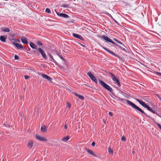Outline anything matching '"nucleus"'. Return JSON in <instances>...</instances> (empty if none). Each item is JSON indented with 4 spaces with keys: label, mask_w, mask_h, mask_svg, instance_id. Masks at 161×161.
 <instances>
[{
    "label": "nucleus",
    "mask_w": 161,
    "mask_h": 161,
    "mask_svg": "<svg viewBox=\"0 0 161 161\" xmlns=\"http://www.w3.org/2000/svg\"><path fill=\"white\" fill-rule=\"evenodd\" d=\"M126 103L129 105L131 106L133 108L137 110L138 111H139L142 114H143L144 115L146 116V117H148L150 118L152 120H153V122H154L157 125H158L159 128L160 129V130H161V125L159 123H157L153 118H152L150 116L147 115L142 109H141L140 108L138 107V106H137L135 104H134V103H133L132 102L130 101L129 100H127Z\"/></svg>",
    "instance_id": "1"
},
{
    "label": "nucleus",
    "mask_w": 161,
    "mask_h": 161,
    "mask_svg": "<svg viewBox=\"0 0 161 161\" xmlns=\"http://www.w3.org/2000/svg\"><path fill=\"white\" fill-rule=\"evenodd\" d=\"M136 100L143 107L145 108H147L149 111L151 112L153 114H156L158 116L161 118V116H160L156 113L154 110L152 109L149 106H148L143 101L138 99H136Z\"/></svg>",
    "instance_id": "2"
},
{
    "label": "nucleus",
    "mask_w": 161,
    "mask_h": 161,
    "mask_svg": "<svg viewBox=\"0 0 161 161\" xmlns=\"http://www.w3.org/2000/svg\"><path fill=\"white\" fill-rule=\"evenodd\" d=\"M97 37H99L101 39H103L105 40L106 42H108L110 43H111L114 45L118 47L119 46V45H118L117 43H115L113 41H112L110 38H109L108 37V36H105V35H103L102 36H101L100 35H97Z\"/></svg>",
    "instance_id": "3"
},
{
    "label": "nucleus",
    "mask_w": 161,
    "mask_h": 161,
    "mask_svg": "<svg viewBox=\"0 0 161 161\" xmlns=\"http://www.w3.org/2000/svg\"><path fill=\"white\" fill-rule=\"evenodd\" d=\"M99 83L105 89L110 92L112 93L113 92V89L109 85L107 84L103 81L99 80Z\"/></svg>",
    "instance_id": "4"
},
{
    "label": "nucleus",
    "mask_w": 161,
    "mask_h": 161,
    "mask_svg": "<svg viewBox=\"0 0 161 161\" xmlns=\"http://www.w3.org/2000/svg\"><path fill=\"white\" fill-rule=\"evenodd\" d=\"M109 74L111 75V77L113 80L116 83L119 87H120L121 85L119 78L116 77L111 72Z\"/></svg>",
    "instance_id": "5"
},
{
    "label": "nucleus",
    "mask_w": 161,
    "mask_h": 161,
    "mask_svg": "<svg viewBox=\"0 0 161 161\" xmlns=\"http://www.w3.org/2000/svg\"><path fill=\"white\" fill-rule=\"evenodd\" d=\"M37 51L39 53H41V55L44 59H47V55L45 52L41 48H39L37 49Z\"/></svg>",
    "instance_id": "6"
},
{
    "label": "nucleus",
    "mask_w": 161,
    "mask_h": 161,
    "mask_svg": "<svg viewBox=\"0 0 161 161\" xmlns=\"http://www.w3.org/2000/svg\"><path fill=\"white\" fill-rule=\"evenodd\" d=\"M102 48L104 50H105L107 51L109 53L111 54L112 55L114 56L115 57H117V58H120V57L119 56V55L116 54L114 53V52H113L111 51H110V50H109L107 48H106V47H104L103 46H102Z\"/></svg>",
    "instance_id": "7"
},
{
    "label": "nucleus",
    "mask_w": 161,
    "mask_h": 161,
    "mask_svg": "<svg viewBox=\"0 0 161 161\" xmlns=\"http://www.w3.org/2000/svg\"><path fill=\"white\" fill-rule=\"evenodd\" d=\"M36 138L37 140H38L39 141H46L47 139L43 137H41L40 136L38 135H36Z\"/></svg>",
    "instance_id": "8"
},
{
    "label": "nucleus",
    "mask_w": 161,
    "mask_h": 161,
    "mask_svg": "<svg viewBox=\"0 0 161 161\" xmlns=\"http://www.w3.org/2000/svg\"><path fill=\"white\" fill-rule=\"evenodd\" d=\"M14 45L18 49H20L22 50H24L23 46L22 44L18 43H14Z\"/></svg>",
    "instance_id": "9"
},
{
    "label": "nucleus",
    "mask_w": 161,
    "mask_h": 161,
    "mask_svg": "<svg viewBox=\"0 0 161 161\" xmlns=\"http://www.w3.org/2000/svg\"><path fill=\"white\" fill-rule=\"evenodd\" d=\"M57 15L60 17L64 18H68L69 17V15L65 14L59 13L57 12Z\"/></svg>",
    "instance_id": "10"
},
{
    "label": "nucleus",
    "mask_w": 161,
    "mask_h": 161,
    "mask_svg": "<svg viewBox=\"0 0 161 161\" xmlns=\"http://www.w3.org/2000/svg\"><path fill=\"white\" fill-rule=\"evenodd\" d=\"M73 36L79 39L82 41H84V40L83 37L75 33H74L73 34Z\"/></svg>",
    "instance_id": "11"
},
{
    "label": "nucleus",
    "mask_w": 161,
    "mask_h": 161,
    "mask_svg": "<svg viewBox=\"0 0 161 161\" xmlns=\"http://www.w3.org/2000/svg\"><path fill=\"white\" fill-rule=\"evenodd\" d=\"M87 75L90 77V78L93 81L96 78L95 76H94L90 72H88L87 73Z\"/></svg>",
    "instance_id": "12"
},
{
    "label": "nucleus",
    "mask_w": 161,
    "mask_h": 161,
    "mask_svg": "<svg viewBox=\"0 0 161 161\" xmlns=\"http://www.w3.org/2000/svg\"><path fill=\"white\" fill-rule=\"evenodd\" d=\"M42 76L43 78L47 79L49 81H51L52 80V78L51 77L46 74H42Z\"/></svg>",
    "instance_id": "13"
},
{
    "label": "nucleus",
    "mask_w": 161,
    "mask_h": 161,
    "mask_svg": "<svg viewBox=\"0 0 161 161\" xmlns=\"http://www.w3.org/2000/svg\"><path fill=\"white\" fill-rule=\"evenodd\" d=\"M20 39L22 42L23 43L25 44H27L28 43V42L27 41V39L24 36L21 37Z\"/></svg>",
    "instance_id": "14"
},
{
    "label": "nucleus",
    "mask_w": 161,
    "mask_h": 161,
    "mask_svg": "<svg viewBox=\"0 0 161 161\" xmlns=\"http://www.w3.org/2000/svg\"><path fill=\"white\" fill-rule=\"evenodd\" d=\"M73 94H74L76 96L78 97L81 100H83L84 99V97L83 96H82L80 95L75 92H74L73 93Z\"/></svg>",
    "instance_id": "15"
},
{
    "label": "nucleus",
    "mask_w": 161,
    "mask_h": 161,
    "mask_svg": "<svg viewBox=\"0 0 161 161\" xmlns=\"http://www.w3.org/2000/svg\"><path fill=\"white\" fill-rule=\"evenodd\" d=\"M85 151H86L87 152H88L90 154L92 155L95 157H97L95 153H94L92 151L89 150L87 148H85Z\"/></svg>",
    "instance_id": "16"
},
{
    "label": "nucleus",
    "mask_w": 161,
    "mask_h": 161,
    "mask_svg": "<svg viewBox=\"0 0 161 161\" xmlns=\"http://www.w3.org/2000/svg\"><path fill=\"white\" fill-rule=\"evenodd\" d=\"M41 129V131L42 132H47V127L44 125H42Z\"/></svg>",
    "instance_id": "17"
},
{
    "label": "nucleus",
    "mask_w": 161,
    "mask_h": 161,
    "mask_svg": "<svg viewBox=\"0 0 161 161\" xmlns=\"http://www.w3.org/2000/svg\"><path fill=\"white\" fill-rule=\"evenodd\" d=\"M7 38V37L6 36H0V40L2 42H5Z\"/></svg>",
    "instance_id": "18"
},
{
    "label": "nucleus",
    "mask_w": 161,
    "mask_h": 161,
    "mask_svg": "<svg viewBox=\"0 0 161 161\" xmlns=\"http://www.w3.org/2000/svg\"><path fill=\"white\" fill-rule=\"evenodd\" d=\"M30 45L33 49H36L37 48V46L32 42H30Z\"/></svg>",
    "instance_id": "19"
},
{
    "label": "nucleus",
    "mask_w": 161,
    "mask_h": 161,
    "mask_svg": "<svg viewBox=\"0 0 161 161\" xmlns=\"http://www.w3.org/2000/svg\"><path fill=\"white\" fill-rule=\"evenodd\" d=\"M49 56L50 57V60L51 61H52L54 62V64H55L56 65L58 64L57 62L53 58V56L51 55L50 54H49Z\"/></svg>",
    "instance_id": "20"
},
{
    "label": "nucleus",
    "mask_w": 161,
    "mask_h": 161,
    "mask_svg": "<svg viewBox=\"0 0 161 161\" xmlns=\"http://www.w3.org/2000/svg\"><path fill=\"white\" fill-rule=\"evenodd\" d=\"M33 144V142L32 141H30L27 145V146L29 148L31 149L32 147Z\"/></svg>",
    "instance_id": "21"
},
{
    "label": "nucleus",
    "mask_w": 161,
    "mask_h": 161,
    "mask_svg": "<svg viewBox=\"0 0 161 161\" xmlns=\"http://www.w3.org/2000/svg\"><path fill=\"white\" fill-rule=\"evenodd\" d=\"M12 43L14 45V43L19 42V41L16 38H13L11 40Z\"/></svg>",
    "instance_id": "22"
},
{
    "label": "nucleus",
    "mask_w": 161,
    "mask_h": 161,
    "mask_svg": "<svg viewBox=\"0 0 161 161\" xmlns=\"http://www.w3.org/2000/svg\"><path fill=\"white\" fill-rule=\"evenodd\" d=\"M69 139V136H67L66 137L63 138L62 139V141L64 142H67Z\"/></svg>",
    "instance_id": "23"
},
{
    "label": "nucleus",
    "mask_w": 161,
    "mask_h": 161,
    "mask_svg": "<svg viewBox=\"0 0 161 161\" xmlns=\"http://www.w3.org/2000/svg\"><path fill=\"white\" fill-rule=\"evenodd\" d=\"M114 40L116 42L119 43V44L121 45H123V46H124L125 47H126L125 46L123 43H122L119 40H118L117 39H116V38H114Z\"/></svg>",
    "instance_id": "24"
},
{
    "label": "nucleus",
    "mask_w": 161,
    "mask_h": 161,
    "mask_svg": "<svg viewBox=\"0 0 161 161\" xmlns=\"http://www.w3.org/2000/svg\"><path fill=\"white\" fill-rule=\"evenodd\" d=\"M1 30L2 31L4 32H9L10 31V29L8 28H2Z\"/></svg>",
    "instance_id": "25"
},
{
    "label": "nucleus",
    "mask_w": 161,
    "mask_h": 161,
    "mask_svg": "<svg viewBox=\"0 0 161 161\" xmlns=\"http://www.w3.org/2000/svg\"><path fill=\"white\" fill-rule=\"evenodd\" d=\"M118 47L120 48L121 50H123V51L126 52H127V50L125 48L121 47V46L119 45V46Z\"/></svg>",
    "instance_id": "26"
},
{
    "label": "nucleus",
    "mask_w": 161,
    "mask_h": 161,
    "mask_svg": "<svg viewBox=\"0 0 161 161\" xmlns=\"http://www.w3.org/2000/svg\"><path fill=\"white\" fill-rule=\"evenodd\" d=\"M58 56L63 60V61H65V59L60 54H58Z\"/></svg>",
    "instance_id": "27"
},
{
    "label": "nucleus",
    "mask_w": 161,
    "mask_h": 161,
    "mask_svg": "<svg viewBox=\"0 0 161 161\" xmlns=\"http://www.w3.org/2000/svg\"><path fill=\"white\" fill-rule=\"evenodd\" d=\"M45 12L49 14H50L51 13V11L50 9L48 8H47L45 10Z\"/></svg>",
    "instance_id": "28"
},
{
    "label": "nucleus",
    "mask_w": 161,
    "mask_h": 161,
    "mask_svg": "<svg viewBox=\"0 0 161 161\" xmlns=\"http://www.w3.org/2000/svg\"><path fill=\"white\" fill-rule=\"evenodd\" d=\"M39 46H42V44L39 41H37L36 43Z\"/></svg>",
    "instance_id": "29"
},
{
    "label": "nucleus",
    "mask_w": 161,
    "mask_h": 161,
    "mask_svg": "<svg viewBox=\"0 0 161 161\" xmlns=\"http://www.w3.org/2000/svg\"><path fill=\"white\" fill-rule=\"evenodd\" d=\"M66 106L68 107L69 109H70L71 107V105L69 102H67L66 103Z\"/></svg>",
    "instance_id": "30"
},
{
    "label": "nucleus",
    "mask_w": 161,
    "mask_h": 161,
    "mask_svg": "<svg viewBox=\"0 0 161 161\" xmlns=\"http://www.w3.org/2000/svg\"><path fill=\"white\" fill-rule=\"evenodd\" d=\"M108 152H109V153H111V154L113 153V150L111 148L108 149Z\"/></svg>",
    "instance_id": "31"
},
{
    "label": "nucleus",
    "mask_w": 161,
    "mask_h": 161,
    "mask_svg": "<svg viewBox=\"0 0 161 161\" xmlns=\"http://www.w3.org/2000/svg\"><path fill=\"white\" fill-rule=\"evenodd\" d=\"M121 140L122 141H123V142H125V141H126L125 138L124 136H123L121 137Z\"/></svg>",
    "instance_id": "32"
},
{
    "label": "nucleus",
    "mask_w": 161,
    "mask_h": 161,
    "mask_svg": "<svg viewBox=\"0 0 161 161\" xmlns=\"http://www.w3.org/2000/svg\"><path fill=\"white\" fill-rule=\"evenodd\" d=\"M14 58L16 60H19V57L17 55H15L14 57Z\"/></svg>",
    "instance_id": "33"
},
{
    "label": "nucleus",
    "mask_w": 161,
    "mask_h": 161,
    "mask_svg": "<svg viewBox=\"0 0 161 161\" xmlns=\"http://www.w3.org/2000/svg\"><path fill=\"white\" fill-rule=\"evenodd\" d=\"M34 52L35 53V55L37 56H39L40 55L39 53H37L36 51H34Z\"/></svg>",
    "instance_id": "34"
},
{
    "label": "nucleus",
    "mask_w": 161,
    "mask_h": 161,
    "mask_svg": "<svg viewBox=\"0 0 161 161\" xmlns=\"http://www.w3.org/2000/svg\"><path fill=\"white\" fill-rule=\"evenodd\" d=\"M62 7H64V8H67L68 7V5L67 4H64L62 5Z\"/></svg>",
    "instance_id": "35"
},
{
    "label": "nucleus",
    "mask_w": 161,
    "mask_h": 161,
    "mask_svg": "<svg viewBox=\"0 0 161 161\" xmlns=\"http://www.w3.org/2000/svg\"><path fill=\"white\" fill-rule=\"evenodd\" d=\"M29 77H30L29 76H28V75H25L24 76V78H25V79L26 80L28 79L29 78Z\"/></svg>",
    "instance_id": "36"
},
{
    "label": "nucleus",
    "mask_w": 161,
    "mask_h": 161,
    "mask_svg": "<svg viewBox=\"0 0 161 161\" xmlns=\"http://www.w3.org/2000/svg\"><path fill=\"white\" fill-rule=\"evenodd\" d=\"M111 17L114 20V22L115 23L118 24V23L117 22V21L116 20H115L111 16Z\"/></svg>",
    "instance_id": "37"
},
{
    "label": "nucleus",
    "mask_w": 161,
    "mask_h": 161,
    "mask_svg": "<svg viewBox=\"0 0 161 161\" xmlns=\"http://www.w3.org/2000/svg\"><path fill=\"white\" fill-rule=\"evenodd\" d=\"M64 62V64H65L67 66V65L68 64V62H67V61H66V60L65 59V61H63Z\"/></svg>",
    "instance_id": "38"
},
{
    "label": "nucleus",
    "mask_w": 161,
    "mask_h": 161,
    "mask_svg": "<svg viewBox=\"0 0 161 161\" xmlns=\"http://www.w3.org/2000/svg\"><path fill=\"white\" fill-rule=\"evenodd\" d=\"M156 96L158 97V98L161 101V97H160V96H159L158 94H156Z\"/></svg>",
    "instance_id": "39"
},
{
    "label": "nucleus",
    "mask_w": 161,
    "mask_h": 161,
    "mask_svg": "<svg viewBox=\"0 0 161 161\" xmlns=\"http://www.w3.org/2000/svg\"><path fill=\"white\" fill-rule=\"evenodd\" d=\"M108 114L111 117H112L113 116V113L111 112H109L108 113Z\"/></svg>",
    "instance_id": "40"
},
{
    "label": "nucleus",
    "mask_w": 161,
    "mask_h": 161,
    "mask_svg": "<svg viewBox=\"0 0 161 161\" xmlns=\"http://www.w3.org/2000/svg\"><path fill=\"white\" fill-rule=\"evenodd\" d=\"M95 145V142H93L92 143V147H94V146Z\"/></svg>",
    "instance_id": "41"
},
{
    "label": "nucleus",
    "mask_w": 161,
    "mask_h": 161,
    "mask_svg": "<svg viewBox=\"0 0 161 161\" xmlns=\"http://www.w3.org/2000/svg\"><path fill=\"white\" fill-rule=\"evenodd\" d=\"M94 81V82L96 84H97V79L96 78V79H95V80H93Z\"/></svg>",
    "instance_id": "42"
},
{
    "label": "nucleus",
    "mask_w": 161,
    "mask_h": 161,
    "mask_svg": "<svg viewBox=\"0 0 161 161\" xmlns=\"http://www.w3.org/2000/svg\"><path fill=\"white\" fill-rule=\"evenodd\" d=\"M64 128L65 129H67V126L66 125H64Z\"/></svg>",
    "instance_id": "43"
},
{
    "label": "nucleus",
    "mask_w": 161,
    "mask_h": 161,
    "mask_svg": "<svg viewBox=\"0 0 161 161\" xmlns=\"http://www.w3.org/2000/svg\"><path fill=\"white\" fill-rule=\"evenodd\" d=\"M81 45L83 47H85V45Z\"/></svg>",
    "instance_id": "44"
},
{
    "label": "nucleus",
    "mask_w": 161,
    "mask_h": 161,
    "mask_svg": "<svg viewBox=\"0 0 161 161\" xmlns=\"http://www.w3.org/2000/svg\"><path fill=\"white\" fill-rule=\"evenodd\" d=\"M2 161H4L3 160Z\"/></svg>",
    "instance_id": "45"
}]
</instances>
